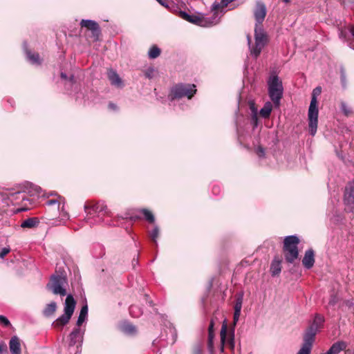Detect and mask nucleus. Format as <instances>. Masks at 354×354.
Here are the masks:
<instances>
[{
    "instance_id": "obj_16",
    "label": "nucleus",
    "mask_w": 354,
    "mask_h": 354,
    "mask_svg": "<svg viewBox=\"0 0 354 354\" xmlns=\"http://www.w3.org/2000/svg\"><path fill=\"white\" fill-rule=\"evenodd\" d=\"M108 77L112 85L117 86L118 88L123 87L122 80L115 71L113 69L109 70Z\"/></svg>"
},
{
    "instance_id": "obj_59",
    "label": "nucleus",
    "mask_w": 354,
    "mask_h": 354,
    "mask_svg": "<svg viewBox=\"0 0 354 354\" xmlns=\"http://www.w3.org/2000/svg\"><path fill=\"white\" fill-rule=\"evenodd\" d=\"M342 82H343V84H344V82H345V76H344V74H342Z\"/></svg>"
},
{
    "instance_id": "obj_57",
    "label": "nucleus",
    "mask_w": 354,
    "mask_h": 354,
    "mask_svg": "<svg viewBox=\"0 0 354 354\" xmlns=\"http://www.w3.org/2000/svg\"><path fill=\"white\" fill-rule=\"evenodd\" d=\"M350 32H351V34L352 35V37H354V26H353L351 30H350Z\"/></svg>"
},
{
    "instance_id": "obj_21",
    "label": "nucleus",
    "mask_w": 354,
    "mask_h": 354,
    "mask_svg": "<svg viewBox=\"0 0 354 354\" xmlns=\"http://www.w3.org/2000/svg\"><path fill=\"white\" fill-rule=\"evenodd\" d=\"M283 252L285 259L289 263H292L299 257L298 248L290 249Z\"/></svg>"
},
{
    "instance_id": "obj_62",
    "label": "nucleus",
    "mask_w": 354,
    "mask_h": 354,
    "mask_svg": "<svg viewBox=\"0 0 354 354\" xmlns=\"http://www.w3.org/2000/svg\"><path fill=\"white\" fill-rule=\"evenodd\" d=\"M150 306H152V301H149Z\"/></svg>"
},
{
    "instance_id": "obj_37",
    "label": "nucleus",
    "mask_w": 354,
    "mask_h": 354,
    "mask_svg": "<svg viewBox=\"0 0 354 354\" xmlns=\"http://www.w3.org/2000/svg\"><path fill=\"white\" fill-rule=\"evenodd\" d=\"M341 111L346 116H348L352 113L351 109L344 102L341 103Z\"/></svg>"
},
{
    "instance_id": "obj_52",
    "label": "nucleus",
    "mask_w": 354,
    "mask_h": 354,
    "mask_svg": "<svg viewBox=\"0 0 354 354\" xmlns=\"http://www.w3.org/2000/svg\"><path fill=\"white\" fill-rule=\"evenodd\" d=\"M220 189L219 187L218 186H214L213 188H212V192L216 194L217 193V192H218Z\"/></svg>"
},
{
    "instance_id": "obj_5",
    "label": "nucleus",
    "mask_w": 354,
    "mask_h": 354,
    "mask_svg": "<svg viewBox=\"0 0 354 354\" xmlns=\"http://www.w3.org/2000/svg\"><path fill=\"white\" fill-rule=\"evenodd\" d=\"M75 305L76 301L72 295H68L64 303V313L55 320L52 326L54 328H62L64 326L66 325L74 313Z\"/></svg>"
},
{
    "instance_id": "obj_17",
    "label": "nucleus",
    "mask_w": 354,
    "mask_h": 354,
    "mask_svg": "<svg viewBox=\"0 0 354 354\" xmlns=\"http://www.w3.org/2000/svg\"><path fill=\"white\" fill-rule=\"evenodd\" d=\"M25 192H26V190L25 189L10 192L9 194V198L14 204H18V200H21L22 201H30V199L26 197Z\"/></svg>"
},
{
    "instance_id": "obj_14",
    "label": "nucleus",
    "mask_w": 354,
    "mask_h": 354,
    "mask_svg": "<svg viewBox=\"0 0 354 354\" xmlns=\"http://www.w3.org/2000/svg\"><path fill=\"white\" fill-rule=\"evenodd\" d=\"M299 243V239L296 235H290L286 236L283 241V251L298 248L297 245Z\"/></svg>"
},
{
    "instance_id": "obj_6",
    "label": "nucleus",
    "mask_w": 354,
    "mask_h": 354,
    "mask_svg": "<svg viewBox=\"0 0 354 354\" xmlns=\"http://www.w3.org/2000/svg\"><path fill=\"white\" fill-rule=\"evenodd\" d=\"M196 92V88L194 84H178L171 88L168 97L170 101L180 99L184 97L190 100Z\"/></svg>"
},
{
    "instance_id": "obj_18",
    "label": "nucleus",
    "mask_w": 354,
    "mask_h": 354,
    "mask_svg": "<svg viewBox=\"0 0 354 354\" xmlns=\"http://www.w3.org/2000/svg\"><path fill=\"white\" fill-rule=\"evenodd\" d=\"M347 343L344 341H338L332 344L327 351L328 354H339L341 351L345 350L347 347Z\"/></svg>"
},
{
    "instance_id": "obj_29",
    "label": "nucleus",
    "mask_w": 354,
    "mask_h": 354,
    "mask_svg": "<svg viewBox=\"0 0 354 354\" xmlns=\"http://www.w3.org/2000/svg\"><path fill=\"white\" fill-rule=\"evenodd\" d=\"M121 330L123 333L127 335H133L136 333V328L135 326L128 322H124L121 325Z\"/></svg>"
},
{
    "instance_id": "obj_4",
    "label": "nucleus",
    "mask_w": 354,
    "mask_h": 354,
    "mask_svg": "<svg viewBox=\"0 0 354 354\" xmlns=\"http://www.w3.org/2000/svg\"><path fill=\"white\" fill-rule=\"evenodd\" d=\"M268 95L273 102L274 106L275 108H279L283 93L282 82L279 80L277 75H273L270 76L268 80Z\"/></svg>"
},
{
    "instance_id": "obj_13",
    "label": "nucleus",
    "mask_w": 354,
    "mask_h": 354,
    "mask_svg": "<svg viewBox=\"0 0 354 354\" xmlns=\"http://www.w3.org/2000/svg\"><path fill=\"white\" fill-rule=\"evenodd\" d=\"M315 263V252L313 249H308L305 252L302 259L304 267L308 270L312 268Z\"/></svg>"
},
{
    "instance_id": "obj_45",
    "label": "nucleus",
    "mask_w": 354,
    "mask_h": 354,
    "mask_svg": "<svg viewBox=\"0 0 354 354\" xmlns=\"http://www.w3.org/2000/svg\"><path fill=\"white\" fill-rule=\"evenodd\" d=\"M64 207V206L62 207ZM61 216H62V219L63 220H68L69 218V214L67 212L64 211V208L62 209V211H61Z\"/></svg>"
},
{
    "instance_id": "obj_39",
    "label": "nucleus",
    "mask_w": 354,
    "mask_h": 354,
    "mask_svg": "<svg viewBox=\"0 0 354 354\" xmlns=\"http://www.w3.org/2000/svg\"><path fill=\"white\" fill-rule=\"evenodd\" d=\"M343 304L345 305L348 309L352 312L354 310V301L352 300H346L343 302Z\"/></svg>"
},
{
    "instance_id": "obj_48",
    "label": "nucleus",
    "mask_w": 354,
    "mask_h": 354,
    "mask_svg": "<svg viewBox=\"0 0 354 354\" xmlns=\"http://www.w3.org/2000/svg\"><path fill=\"white\" fill-rule=\"evenodd\" d=\"M240 315H241V313H236V312L234 313L233 319H234V324H236L239 321Z\"/></svg>"
},
{
    "instance_id": "obj_34",
    "label": "nucleus",
    "mask_w": 354,
    "mask_h": 354,
    "mask_svg": "<svg viewBox=\"0 0 354 354\" xmlns=\"http://www.w3.org/2000/svg\"><path fill=\"white\" fill-rule=\"evenodd\" d=\"M141 212L143 214L145 219L147 221H149L151 223H154V221H155L154 216H153V214L150 211H149L147 209H142L141 210Z\"/></svg>"
},
{
    "instance_id": "obj_19",
    "label": "nucleus",
    "mask_w": 354,
    "mask_h": 354,
    "mask_svg": "<svg viewBox=\"0 0 354 354\" xmlns=\"http://www.w3.org/2000/svg\"><path fill=\"white\" fill-rule=\"evenodd\" d=\"M24 48L26 54L27 59L32 64L39 65L41 63L39 55L38 53H32L29 50L27 49V44L24 43Z\"/></svg>"
},
{
    "instance_id": "obj_55",
    "label": "nucleus",
    "mask_w": 354,
    "mask_h": 354,
    "mask_svg": "<svg viewBox=\"0 0 354 354\" xmlns=\"http://www.w3.org/2000/svg\"><path fill=\"white\" fill-rule=\"evenodd\" d=\"M30 209V207H23V208L18 209H17V212L26 211V210H28V209Z\"/></svg>"
},
{
    "instance_id": "obj_8",
    "label": "nucleus",
    "mask_w": 354,
    "mask_h": 354,
    "mask_svg": "<svg viewBox=\"0 0 354 354\" xmlns=\"http://www.w3.org/2000/svg\"><path fill=\"white\" fill-rule=\"evenodd\" d=\"M324 322L325 319L322 315L316 314L313 322L306 329L304 335V339L314 343L315 335L319 330L323 326Z\"/></svg>"
},
{
    "instance_id": "obj_31",
    "label": "nucleus",
    "mask_w": 354,
    "mask_h": 354,
    "mask_svg": "<svg viewBox=\"0 0 354 354\" xmlns=\"http://www.w3.org/2000/svg\"><path fill=\"white\" fill-rule=\"evenodd\" d=\"M129 313L133 317H139L142 314V310L137 305H131L129 307Z\"/></svg>"
},
{
    "instance_id": "obj_9",
    "label": "nucleus",
    "mask_w": 354,
    "mask_h": 354,
    "mask_svg": "<svg viewBox=\"0 0 354 354\" xmlns=\"http://www.w3.org/2000/svg\"><path fill=\"white\" fill-rule=\"evenodd\" d=\"M85 330L81 329L80 327H75L68 335V346L71 348L76 346L75 354H80L82 352V346L84 341Z\"/></svg>"
},
{
    "instance_id": "obj_36",
    "label": "nucleus",
    "mask_w": 354,
    "mask_h": 354,
    "mask_svg": "<svg viewBox=\"0 0 354 354\" xmlns=\"http://www.w3.org/2000/svg\"><path fill=\"white\" fill-rule=\"evenodd\" d=\"M41 192V188L37 185H30V188L28 190V193L30 195L33 196L35 194L39 195Z\"/></svg>"
},
{
    "instance_id": "obj_64",
    "label": "nucleus",
    "mask_w": 354,
    "mask_h": 354,
    "mask_svg": "<svg viewBox=\"0 0 354 354\" xmlns=\"http://www.w3.org/2000/svg\"><path fill=\"white\" fill-rule=\"evenodd\" d=\"M322 354H328L327 351L326 353H322Z\"/></svg>"
},
{
    "instance_id": "obj_11",
    "label": "nucleus",
    "mask_w": 354,
    "mask_h": 354,
    "mask_svg": "<svg viewBox=\"0 0 354 354\" xmlns=\"http://www.w3.org/2000/svg\"><path fill=\"white\" fill-rule=\"evenodd\" d=\"M82 27L86 28L90 30L92 32V36L95 40H97L101 34V30L99 24L91 19H82L80 22Z\"/></svg>"
},
{
    "instance_id": "obj_38",
    "label": "nucleus",
    "mask_w": 354,
    "mask_h": 354,
    "mask_svg": "<svg viewBox=\"0 0 354 354\" xmlns=\"http://www.w3.org/2000/svg\"><path fill=\"white\" fill-rule=\"evenodd\" d=\"M155 73V69L153 67H149L147 68L145 71V76L151 80L153 77Z\"/></svg>"
},
{
    "instance_id": "obj_43",
    "label": "nucleus",
    "mask_w": 354,
    "mask_h": 354,
    "mask_svg": "<svg viewBox=\"0 0 354 354\" xmlns=\"http://www.w3.org/2000/svg\"><path fill=\"white\" fill-rule=\"evenodd\" d=\"M256 153L258 155V156L260 158H263L266 154L265 149L261 146H259L257 148Z\"/></svg>"
},
{
    "instance_id": "obj_40",
    "label": "nucleus",
    "mask_w": 354,
    "mask_h": 354,
    "mask_svg": "<svg viewBox=\"0 0 354 354\" xmlns=\"http://www.w3.org/2000/svg\"><path fill=\"white\" fill-rule=\"evenodd\" d=\"M10 252V248L9 246L3 248L0 250V259H3Z\"/></svg>"
},
{
    "instance_id": "obj_56",
    "label": "nucleus",
    "mask_w": 354,
    "mask_h": 354,
    "mask_svg": "<svg viewBox=\"0 0 354 354\" xmlns=\"http://www.w3.org/2000/svg\"><path fill=\"white\" fill-rule=\"evenodd\" d=\"M69 81H70V82H71V84H73V83H74V82H75L74 75H71V76L69 77Z\"/></svg>"
},
{
    "instance_id": "obj_15",
    "label": "nucleus",
    "mask_w": 354,
    "mask_h": 354,
    "mask_svg": "<svg viewBox=\"0 0 354 354\" xmlns=\"http://www.w3.org/2000/svg\"><path fill=\"white\" fill-rule=\"evenodd\" d=\"M344 201L346 205L354 206V181L346 187Z\"/></svg>"
},
{
    "instance_id": "obj_46",
    "label": "nucleus",
    "mask_w": 354,
    "mask_h": 354,
    "mask_svg": "<svg viewBox=\"0 0 354 354\" xmlns=\"http://www.w3.org/2000/svg\"><path fill=\"white\" fill-rule=\"evenodd\" d=\"M47 205H55V204H58V209L59 208V204H60V201H58L57 199H51V200H49L47 201Z\"/></svg>"
},
{
    "instance_id": "obj_49",
    "label": "nucleus",
    "mask_w": 354,
    "mask_h": 354,
    "mask_svg": "<svg viewBox=\"0 0 354 354\" xmlns=\"http://www.w3.org/2000/svg\"><path fill=\"white\" fill-rule=\"evenodd\" d=\"M257 120H258V119H257V114L254 113V115L252 117V122L254 123V124L255 126L257 125Z\"/></svg>"
},
{
    "instance_id": "obj_30",
    "label": "nucleus",
    "mask_w": 354,
    "mask_h": 354,
    "mask_svg": "<svg viewBox=\"0 0 354 354\" xmlns=\"http://www.w3.org/2000/svg\"><path fill=\"white\" fill-rule=\"evenodd\" d=\"M243 294L239 293L236 297V302L234 305V312L236 313H241V308H242V304H243Z\"/></svg>"
},
{
    "instance_id": "obj_54",
    "label": "nucleus",
    "mask_w": 354,
    "mask_h": 354,
    "mask_svg": "<svg viewBox=\"0 0 354 354\" xmlns=\"http://www.w3.org/2000/svg\"><path fill=\"white\" fill-rule=\"evenodd\" d=\"M61 77L63 80H67L68 79V77H67L66 74L64 73H61Z\"/></svg>"
},
{
    "instance_id": "obj_2",
    "label": "nucleus",
    "mask_w": 354,
    "mask_h": 354,
    "mask_svg": "<svg viewBox=\"0 0 354 354\" xmlns=\"http://www.w3.org/2000/svg\"><path fill=\"white\" fill-rule=\"evenodd\" d=\"M84 209L86 213L84 221L90 226L102 223L104 216L109 213L107 206L102 201L86 203Z\"/></svg>"
},
{
    "instance_id": "obj_27",
    "label": "nucleus",
    "mask_w": 354,
    "mask_h": 354,
    "mask_svg": "<svg viewBox=\"0 0 354 354\" xmlns=\"http://www.w3.org/2000/svg\"><path fill=\"white\" fill-rule=\"evenodd\" d=\"M272 106L273 105L270 102H266L263 108H261L260 110L261 115L264 118H269L272 109Z\"/></svg>"
},
{
    "instance_id": "obj_10",
    "label": "nucleus",
    "mask_w": 354,
    "mask_h": 354,
    "mask_svg": "<svg viewBox=\"0 0 354 354\" xmlns=\"http://www.w3.org/2000/svg\"><path fill=\"white\" fill-rule=\"evenodd\" d=\"M227 325L223 324L220 333L221 343V350L222 352L224 350L225 344H227L232 350H234L235 346L234 332L227 336Z\"/></svg>"
},
{
    "instance_id": "obj_63",
    "label": "nucleus",
    "mask_w": 354,
    "mask_h": 354,
    "mask_svg": "<svg viewBox=\"0 0 354 354\" xmlns=\"http://www.w3.org/2000/svg\"><path fill=\"white\" fill-rule=\"evenodd\" d=\"M351 313H352L353 314V315H354V310H352V312H351Z\"/></svg>"
},
{
    "instance_id": "obj_3",
    "label": "nucleus",
    "mask_w": 354,
    "mask_h": 354,
    "mask_svg": "<svg viewBox=\"0 0 354 354\" xmlns=\"http://www.w3.org/2000/svg\"><path fill=\"white\" fill-rule=\"evenodd\" d=\"M322 92V88L317 86L313 89L312 97L308 108V127L309 133L312 136H314L317 132V123H318V107L317 96Z\"/></svg>"
},
{
    "instance_id": "obj_51",
    "label": "nucleus",
    "mask_w": 354,
    "mask_h": 354,
    "mask_svg": "<svg viewBox=\"0 0 354 354\" xmlns=\"http://www.w3.org/2000/svg\"><path fill=\"white\" fill-rule=\"evenodd\" d=\"M157 1H158V3L160 4H161L162 6H163L165 7H168V4L165 1H164L162 0H157Z\"/></svg>"
},
{
    "instance_id": "obj_1",
    "label": "nucleus",
    "mask_w": 354,
    "mask_h": 354,
    "mask_svg": "<svg viewBox=\"0 0 354 354\" xmlns=\"http://www.w3.org/2000/svg\"><path fill=\"white\" fill-rule=\"evenodd\" d=\"M267 10L265 3L262 1H257L256 7L254 10V16L256 20L254 28L255 44L251 46V37L248 35L247 40L250 50L251 55L257 59L261 53L268 41V37L262 28V23L266 16Z\"/></svg>"
},
{
    "instance_id": "obj_22",
    "label": "nucleus",
    "mask_w": 354,
    "mask_h": 354,
    "mask_svg": "<svg viewBox=\"0 0 354 354\" xmlns=\"http://www.w3.org/2000/svg\"><path fill=\"white\" fill-rule=\"evenodd\" d=\"M87 316H88V306L86 304L84 306H82V307L80 310V315L78 316V318H77V320L76 322V326L77 327H80V326L83 324V322H84L85 320L87 319Z\"/></svg>"
},
{
    "instance_id": "obj_25",
    "label": "nucleus",
    "mask_w": 354,
    "mask_h": 354,
    "mask_svg": "<svg viewBox=\"0 0 354 354\" xmlns=\"http://www.w3.org/2000/svg\"><path fill=\"white\" fill-rule=\"evenodd\" d=\"M313 342L308 341L304 339V342L301 348L297 353V354H310L313 347Z\"/></svg>"
},
{
    "instance_id": "obj_44",
    "label": "nucleus",
    "mask_w": 354,
    "mask_h": 354,
    "mask_svg": "<svg viewBox=\"0 0 354 354\" xmlns=\"http://www.w3.org/2000/svg\"><path fill=\"white\" fill-rule=\"evenodd\" d=\"M213 339H214V333H208V346L211 348L213 347Z\"/></svg>"
},
{
    "instance_id": "obj_28",
    "label": "nucleus",
    "mask_w": 354,
    "mask_h": 354,
    "mask_svg": "<svg viewBox=\"0 0 354 354\" xmlns=\"http://www.w3.org/2000/svg\"><path fill=\"white\" fill-rule=\"evenodd\" d=\"M38 223L39 221H37V218L31 217L24 220L21 223V227L22 228H32L37 226Z\"/></svg>"
},
{
    "instance_id": "obj_32",
    "label": "nucleus",
    "mask_w": 354,
    "mask_h": 354,
    "mask_svg": "<svg viewBox=\"0 0 354 354\" xmlns=\"http://www.w3.org/2000/svg\"><path fill=\"white\" fill-rule=\"evenodd\" d=\"M160 49L156 46H153L148 52V56L150 59H156L160 55Z\"/></svg>"
},
{
    "instance_id": "obj_23",
    "label": "nucleus",
    "mask_w": 354,
    "mask_h": 354,
    "mask_svg": "<svg viewBox=\"0 0 354 354\" xmlns=\"http://www.w3.org/2000/svg\"><path fill=\"white\" fill-rule=\"evenodd\" d=\"M281 260L279 258L275 257L270 266V272L272 276L279 274L281 271Z\"/></svg>"
},
{
    "instance_id": "obj_7",
    "label": "nucleus",
    "mask_w": 354,
    "mask_h": 354,
    "mask_svg": "<svg viewBox=\"0 0 354 354\" xmlns=\"http://www.w3.org/2000/svg\"><path fill=\"white\" fill-rule=\"evenodd\" d=\"M68 286V280L64 274H53L50 281L46 285V288L54 295L60 296L66 295V287Z\"/></svg>"
},
{
    "instance_id": "obj_47",
    "label": "nucleus",
    "mask_w": 354,
    "mask_h": 354,
    "mask_svg": "<svg viewBox=\"0 0 354 354\" xmlns=\"http://www.w3.org/2000/svg\"><path fill=\"white\" fill-rule=\"evenodd\" d=\"M214 333V322L212 320L208 327V333Z\"/></svg>"
},
{
    "instance_id": "obj_60",
    "label": "nucleus",
    "mask_w": 354,
    "mask_h": 354,
    "mask_svg": "<svg viewBox=\"0 0 354 354\" xmlns=\"http://www.w3.org/2000/svg\"><path fill=\"white\" fill-rule=\"evenodd\" d=\"M349 46H350V48H351L354 49V46H353V45H352L351 44H349Z\"/></svg>"
},
{
    "instance_id": "obj_41",
    "label": "nucleus",
    "mask_w": 354,
    "mask_h": 354,
    "mask_svg": "<svg viewBox=\"0 0 354 354\" xmlns=\"http://www.w3.org/2000/svg\"><path fill=\"white\" fill-rule=\"evenodd\" d=\"M338 300H339V299H338L337 295H332L330 296V299H329L328 304L330 306H335L338 302Z\"/></svg>"
},
{
    "instance_id": "obj_12",
    "label": "nucleus",
    "mask_w": 354,
    "mask_h": 354,
    "mask_svg": "<svg viewBox=\"0 0 354 354\" xmlns=\"http://www.w3.org/2000/svg\"><path fill=\"white\" fill-rule=\"evenodd\" d=\"M180 16L184 20L189 21L193 24L200 26L203 27V26L205 25L204 24V21L203 19V16L196 15H189L185 11L180 12Z\"/></svg>"
},
{
    "instance_id": "obj_53",
    "label": "nucleus",
    "mask_w": 354,
    "mask_h": 354,
    "mask_svg": "<svg viewBox=\"0 0 354 354\" xmlns=\"http://www.w3.org/2000/svg\"><path fill=\"white\" fill-rule=\"evenodd\" d=\"M109 106L110 109L115 110L116 109V105L113 103H109Z\"/></svg>"
},
{
    "instance_id": "obj_24",
    "label": "nucleus",
    "mask_w": 354,
    "mask_h": 354,
    "mask_svg": "<svg viewBox=\"0 0 354 354\" xmlns=\"http://www.w3.org/2000/svg\"><path fill=\"white\" fill-rule=\"evenodd\" d=\"M57 304L55 301H52L50 304H47L46 307L43 310V315L46 317H49L52 316L55 312L57 310Z\"/></svg>"
},
{
    "instance_id": "obj_20",
    "label": "nucleus",
    "mask_w": 354,
    "mask_h": 354,
    "mask_svg": "<svg viewBox=\"0 0 354 354\" xmlns=\"http://www.w3.org/2000/svg\"><path fill=\"white\" fill-rule=\"evenodd\" d=\"M9 346L12 354H21V345L17 336H13L10 339Z\"/></svg>"
},
{
    "instance_id": "obj_26",
    "label": "nucleus",
    "mask_w": 354,
    "mask_h": 354,
    "mask_svg": "<svg viewBox=\"0 0 354 354\" xmlns=\"http://www.w3.org/2000/svg\"><path fill=\"white\" fill-rule=\"evenodd\" d=\"M203 19L204 24H205V25L203 26V27H209L217 24L219 21V19L216 12H214L212 16L209 17H205L203 16Z\"/></svg>"
},
{
    "instance_id": "obj_33",
    "label": "nucleus",
    "mask_w": 354,
    "mask_h": 354,
    "mask_svg": "<svg viewBox=\"0 0 354 354\" xmlns=\"http://www.w3.org/2000/svg\"><path fill=\"white\" fill-rule=\"evenodd\" d=\"M159 227L155 225L153 229L149 232L150 237L156 245H158L157 239L159 236Z\"/></svg>"
},
{
    "instance_id": "obj_42",
    "label": "nucleus",
    "mask_w": 354,
    "mask_h": 354,
    "mask_svg": "<svg viewBox=\"0 0 354 354\" xmlns=\"http://www.w3.org/2000/svg\"><path fill=\"white\" fill-rule=\"evenodd\" d=\"M0 324L4 326H9L10 325V321L3 315H0Z\"/></svg>"
},
{
    "instance_id": "obj_50",
    "label": "nucleus",
    "mask_w": 354,
    "mask_h": 354,
    "mask_svg": "<svg viewBox=\"0 0 354 354\" xmlns=\"http://www.w3.org/2000/svg\"><path fill=\"white\" fill-rule=\"evenodd\" d=\"M6 345L4 344H0V354H2V353L6 350Z\"/></svg>"
},
{
    "instance_id": "obj_35",
    "label": "nucleus",
    "mask_w": 354,
    "mask_h": 354,
    "mask_svg": "<svg viewBox=\"0 0 354 354\" xmlns=\"http://www.w3.org/2000/svg\"><path fill=\"white\" fill-rule=\"evenodd\" d=\"M350 30L346 29L339 28V37L343 41H348V37L350 36Z\"/></svg>"
},
{
    "instance_id": "obj_58",
    "label": "nucleus",
    "mask_w": 354,
    "mask_h": 354,
    "mask_svg": "<svg viewBox=\"0 0 354 354\" xmlns=\"http://www.w3.org/2000/svg\"><path fill=\"white\" fill-rule=\"evenodd\" d=\"M132 263H133V265L138 263V259H133V261H132Z\"/></svg>"
},
{
    "instance_id": "obj_61",
    "label": "nucleus",
    "mask_w": 354,
    "mask_h": 354,
    "mask_svg": "<svg viewBox=\"0 0 354 354\" xmlns=\"http://www.w3.org/2000/svg\"><path fill=\"white\" fill-rule=\"evenodd\" d=\"M218 7V5H216L214 6V9L217 8Z\"/></svg>"
}]
</instances>
